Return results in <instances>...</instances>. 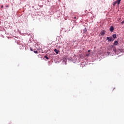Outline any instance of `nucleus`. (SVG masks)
I'll return each mask as SVG.
<instances>
[{"mask_svg": "<svg viewBox=\"0 0 124 124\" xmlns=\"http://www.w3.org/2000/svg\"><path fill=\"white\" fill-rule=\"evenodd\" d=\"M122 24H124V21H123L122 22Z\"/></svg>", "mask_w": 124, "mask_h": 124, "instance_id": "obj_15", "label": "nucleus"}, {"mask_svg": "<svg viewBox=\"0 0 124 124\" xmlns=\"http://www.w3.org/2000/svg\"><path fill=\"white\" fill-rule=\"evenodd\" d=\"M45 59H46V60H49V57H47V56H45Z\"/></svg>", "mask_w": 124, "mask_h": 124, "instance_id": "obj_9", "label": "nucleus"}, {"mask_svg": "<svg viewBox=\"0 0 124 124\" xmlns=\"http://www.w3.org/2000/svg\"><path fill=\"white\" fill-rule=\"evenodd\" d=\"M117 3H118V1L114 2H113V6H115V5H116V4H117Z\"/></svg>", "mask_w": 124, "mask_h": 124, "instance_id": "obj_8", "label": "nucleus"}, {"mask_svg": "<svg viewBox=\"0 0 124 124\" xmlns=\"http://www.w3.org/2000/svg\"><path fill=\"white\" fill-rule=\"evenodd\" d=\"M88 53H90V52H91V50H89L88 51Z\"/></svg>", "mask_w": 124, "mask_h": 124, "instance_id": "obj_16", "label": "nucleus"}, {"mask_svg": "<svg viewBox=\"0 0 124 124\" xmlns=\"http://www.w3.org/2000/svg\"><path fill=\"white\" fill-rule=\"evenodd\" d=\"M82 32H83V33H85V32H86L87 31V30H86V28H85L84 30L81 31Z\"/></svg>", "mask_w": 124, "mask_h": 124, "instance_id": "obj_3", "label": "nucleus"}, {"mask_svg": "<svg viewBox=\"0 0 124 124\" xmlns=\"http://www.w3.org/2000/svg\"><path fill=\"white\" fill-rule=\"evenodd\" d=\"M89 56H90V54H86V56H87V57H89Z\"/></svg>", "mask_w": 124, "mask_h": 124, "instance_id": "obj_12", "label": "nucleus"}, {"mask_svg": "<svg viewBox=\"0 0 124 124\" xmlns=\"http://www.w3.org/2000/svg\"><path fill=\"white\" fill-rule=\"evenodd\" d=\"M30 50L32 52V51H33V50L31 48V47H30Z\"/></svg>", "mask_w": 124, "mask_h": 124, "instance_id": "obj_13", "label": "nucleus"}, {"mask_svg": "<svg viewBox=\"0 0 124 124\" xmlns=\"http://www.w3.org/2000/svg\"><path fill=\"white\" fill-rule=\"evenodd\" d=\"M110 31H114V27H113V26H111L110 28Z\"/></svg>", "mask_w": 124, "mask_h": 124, "instance_id": "obj_5", "label": "nucleus"}, {"mask_svg": "<svg viewBox=\"0 0 124 124\" xmlns=\"http://www.w3.org/2000/svg\"><path fill=\"white\" fill-rule=\"evenodd\" d=\"M113 38H117V35L116 34H113L112 35Z\"/></svg>", "mask_w": 124, "mask_h": 124, "instance_id": "obj_7", "label": "nucleus"}, {"mask_svg": "<svg viewBox=\"0 0 124 124\" xmlns=\"http://www.w3.org/2000/svg\"><path fill=\"white\" fill-rule=\"evenodd\" d=\"M101 35H104V34H105V31H102L101 32Z\"/></svg>", "mask_w": 124, "mask_h": 124, "instance_id": "obj_4", "label": "nucleus"}, {"mask_svg": "<svg viewBox=\"0 0 124 124\" xmlns=\"http://www.w3.org/2000/svg\"><path fill=\"white\" fill-rule=\"evenodd\" d=\"M76 16H75L74 17V19H76Z\"/></svg>", "mask_w": 124, "mask_h": 124, "instance_id": "obj_17", "label": "nucleus"}, {"mask_svg": "<svg viewBox=\"0 0 124 124\" xmlns=\"http://www.w3.org/2000/svg\"><path fill=\"white\" fill-rule=\"evenodd\" d=\"M119 43V41H115L114 43V45L115 46H116V45H118V44Z\"/></svg>", "mask_w": 124, "mask_h": 124, "instance_id": "obj_2", "label": "nucleus"}, {"mask_svg": "<svg viewBox=\"0 0 124 124\" xmlns=\"http://www.w3.org/2000/svg\"><path fill=\"white\" fill-rule=\"evenodd\" d=\"M115 90V88H114V89H113V90Z\"/></svg>", "mask_w": 124, "mask_h": 124, "instance_id": "obj_19", "label": "nucleus"}, {"mask_svg": "<svg viewBox=\"0 0 124 124\" xmlns=\"http://www.w3.org/2000/svg\"><path fill=\"white\" fill-rule=\"evenodd\" d=\"M6 7H8V6H7Z\"/></svg>", "mask_w": 124, "mask_h": 124, "instance_id": "obj_18", "label": "nucleus"}, {"mask_svg": "<svg viewBox=\"0 0 124 124\" xmlns=\"http://www.w3.org/2000/svg\"><path fill=\"white\" fill-rule=\"evenodd\" d=\"M117 2H118V4H120V2H121V0H117Z\"/></svg>", "mask_w": 124, "mask_h": 124, "instance_id": "obj_10", "label": "nucleus"}, {"mask_svg": "<svg viewBox=\"0 0 124 124\" xmlns=\"http://www.w3.org/2000/svg\"><path fill=\"white\" fill-rule=\"evenodd\" d=\"M54 52H55L56 54H59V50H58L57 49H54Z\"/></svg>", "mask_w": 124, "mask_h": 124, "instance_id": "obj_6", "label": "nucleus"}, {"mask_svg": "<svg viewBox=\"0 0 124 124\" xmlns=\"http://www.w3.org/2000/svg\"><path fill=\"white\" fill-rule=\"evenodd\" d=\"M107 40H108V42H111V41H114V39H113L112 37H108Z\"/></svg>", "mask_w": 124, "mask_h": 124, "instance_id": "obj_1", "label": "nucleus"}, {"mask_svg": "<svg viewBox=\"0 0 124 124\" xmlns=\"http://www.w3.org/2000/svg\"><path fill=\"white\" fill-rule=\"evenodd\" d=\"M1 8H3V5H2L1 6Z\"/></svg>", "mask_w": 124, "mask_h": 124, "instance_id": "obj_14", "label": "nucleus"}, {"mask_svg": "<svg viewBox=\"0 0 124 124\" xmlns=\"http://www.w3.org/2000/svg\"><path fill=\"white\" fill-rule=\"evenodd\" d=\"M34 53H35V54H37L38 52L37 51H34Z\"/></svg>", "mask_w": 124, "mask_h": 124, "instance_id": "obj_11", "label": "nucleus"}]
</instances>
